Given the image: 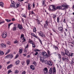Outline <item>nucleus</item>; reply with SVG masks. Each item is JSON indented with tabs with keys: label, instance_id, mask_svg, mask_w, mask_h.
Listing matches in <instances>:
<instances>
[{
	"label": "nucleus",
	"instance_id": "de8ad7c7",
	"mask_svg": "<svg viewBox=\"0 0 74 74\" xmlns=\"http://www.w3.org/2000/svg\"><path fill=\"white\" fill-rule=\"evenodd\" d=\"M54 48H55L56 49H58V47L57 46H54Z\"/></svg>",
	"mask_w": 74,
	"mask_h": 74
},
{
	"label": "nucleus",
	"instance_id": "7c9ffc66",
	"mask_svg": "<svg viewBox=\"0 0 74 74\" xmlns=\"http://www.w3.org/2000/svg\"><path fill=\"white\" fill-rule=\"evenodd\" d=\"M32 44V47H33V48H35V47H36V45H35V42H34V43H33Z\"/></svg>",
	"mask_w": 74,
	"mask_h": 74
},
{
	"label": "nucleus",
	"instance_id": "7ed1b4c3",
	"mask_svg": "<svg viewBox=\"0 0 74 74\" xmlns=\"http://www.w3.org/2000/svg\"><path fill=\"white\" fill-rule=\"evenodd\" d=\"M38 58H40V62H41L42 63H44V58H43L42 57H41L39 55H38Z\"/></svg>",
	"mask_w": 74,
	"mask_h": 74
},
{
	"label": "nucleus",
	"instance_id": "8fccbe9b",
	"mask_svg": "<svg viewBox=\"0 0 74 74\" xmlns=\"http://www.w3.org/2000/svg\"><path fill=\"white\" fill-rule=\"evenodd\" d=\"M28 47H29V45L27 44L26 47H25V49H26V48H28Z\"/></svg>",
	"mask_w": 74,
	"mask_h": 74
},
{
	"label": "nucleus",
	"instance_id": "9d476101",
	"mask_svg": "<svg viewBox=\"0 0 74 74\" xmlns=\"http://www.w3.org/2000/svg\"><path fill=\"white\" fill-rule=\"evenodd\" d=\"M62 6L63 7H65L64 8V9H67V8H68V5H66L64 4H63L62 5Z\"/></svg>",
	"mask_w": 74,
	"mask_h": 74
},
{
	"label": "nucleus",
	"instance_id": "a19ab883",
	"mask_svg": "<svg viewBox=\"0 0 74 74\" xmlns=\"http://www.w3.org/2000/svg\"><path fill=\"white\" fill-rule=\"evenodd\" d=\"M74 63V59H72L71 63L73 64Z\"/></svg>",
	"mask_w": 74,
	"mask_h": 74
},
{
	"label": "nucleus",
	"instance_id": "09e8293b",
	"mask_svg": "<svg viewBox=\"0 0 74 74\" xmlns=\"http://www.w3.org/2000/svg\"><path fill=\"white\" fill-rule=\"evenodd\" d=\"M44 27H47V26H48V25H47V24H45L44 25Z\"/></svg>",
	"mask_w": 74,
	"mask_h": 74
},
{
	"label": "nucleus",
	"instance_id": "f8f14e48",
	"mask_svg": "<svg viewBox=\"0 0 74 74\" xmlns=\"http://www.w3.org/2000/svg\"><path fill=\"white\" fill-rule=\"evenodd\" d=\"M47 64L48 65L52 66V62L50 61H48Z\"/></svg>",
	"mask_w": 74,
	"mask_h": 74
},
{
	"label": "nucleus",
	"instance_id": "0eeeda50",
	"mask_svg": "<svg viewBox=\"0 0 74 74\" xmlns=\"http://www.w3.org/2000/svg\"><path fill=\"white\" fill-rule=\"evenodd\" d=\"M65 54L68 56H70V53L67 50H65Z\"/></svg>",
	"mask_w": 74,
	"mask_h": 74
},
{
	"label": "nucleus",
	"instance_id": "412c9836",
	"mask_svg": "<svg viewBox=\"0 0 74 74\" xmlns=\"http://www.w3.org/2000/svg\"><path fill=\"white\" fill-rule=\"evenodd\" d=\"M4 52L2 51H0V55H4Z\"/></svg>",
	"mask_w": 74,
	"mask_h": 74
},
{
	"label": "nucleus",
	"instance_id": "c03bdc74",
	"mask_svg": "<svg viewBox=\"0 0 74 74\" xmlns=\"http://www.w3.org/2000/svg\"><path fill=\"white\" fill-rule=\"evenodd\" d=\"M22 40H23V42H25V41H26V39H25V38H23L22 39Z\"/></svg>",
	"mask_w": 74,
	"mask_h": 74
},
{
	"label": "nucleus",
	"instance_id": "6e6552de",
	"mask_svg": "<svg viewBox=\"0 0 74 74\" xmlns=\"http://www.w3.org/2000/svg\"><path fill=\"white\" fill-rule=\"evenodd\" d=\"M43 71H44L45 74H47L48 73V69L47 68H45L43 69Z\"/></svg>",
	"mask_w": 74,
	"mask_h": 74
},
{
	"label": "nucleus",
	"instance_id": "79ce46f5",
	"mask_svg": "<svg viewBox=\"0 0 74 74\" xmlns=\"http://www.w3.org/2000/svg\"><path fill=\"white\" fill-rule=\"evenodd\" d=\"M33 31L34 32H36V28L35 27L33 29Z\"/></svg>",
	"mask_w": 74,
	"mask_h": 74
},
{
	"label": "nucleus",
	"instance_id": "3c124183",
	"mask_svg": "<svg viewBox=\"0 0 74 74\" xmlns=\"http://www.w3.org/2000/svg\"><path fill=\"white\" fill-rule=\"evenodd\" d=\"M46 24H47V25H48V22L47 21V20L45 22Z\"/></svg>",
	"mask_w": 74,
	"mask_h": 74
},
{
	"label": "nucleus",
	"instance_id": "1a4fd4ad",
	"mask_svg": "<svg viewBox=\"0 0 74 74\" xmlns=\"http://www.w3.org/2000/svg\"><path fill=\"white\" fill-rule=\"evenodd\" d=\"M1 36L3 38H5V37H7V33H2Z\"/></svg>",
	"mask_w": 74,
	"mask_h": 74
},
{
	"label": "nucleus",
	"instance_id": "5701e85b",
	"mask_svg": "<svg viewBox=\"0 0 74 74\" xmlns=\"http://www.w3.org/2000/svg\"><path fill=\"white\" fill-rule=\"evenodd\" d=\"M12 67V64H11L10 65H9L7 67V69H10V68H11Z\"/></svg>",
	"mask_w": 74,
	"mask_h": 74
},
{
	"label": "nucleus",
	"instance_id": "2eb2a0df",
	"mask_svg": "<svg viewBox=\"0 0 74 74\" xmlns=\"http://www.w3.org/2000/svg\"><path fill=\"white\" fill-rule=\"evenodd\" d=\"M23 52V49H22L21 48H20L19 49V54H20V53L21 54L22 53V52Z\"/></svg>",
	"mask_w": 74,
	"mask_h": 74
},
{
	"label": "nucleus",
	"instance_id": "393cba45",
	"mask_svg": "<svg viewBox=\"0 0 74 74\" xmlns=\"http://www.w3.org/2000/svg\"><path fill=\"white\" fill-rule=\"evenodd\" d=\"M26 62H27V65H28V64H29V63H30V60H27Z\"/></svg>",
	"mask_w": 74,
	"mask_h": 74
},
{
	"label": "nucleus",
	"instance_id": "cd10ccee",
	"mask_svg": "<svg viewBox=\"0 0 74 74\" xmlns=\"http://www.w3.org/2000/svg\"><path fill=\"white\" fill-rule=\"evenodd\" d=\"M65 60L66 61H67V62H68V58L67 56L65 57Z\"/></svg>",
	"mask_w": 74,
	"mask_h": 74
},
{
	"label": "nucleus",
	"instance_id": "b1692460",
	"mask_svg": "<svg viewBox=\"0 0 74 74\" xmlns=\"http://www.w3.org/2000/svg\"><path fill=\"white\" fill-rule=\"evenodd\" d=\"M50 51H49L48 50L47 51V55L48 56V57L50 56Z\"/></svg>",
	"mask_w": 74,
	"mask_h": 74
},
{
	"label": "nucleus",
	"instance_id": "6ab92c4d",
	"mask_svg": "<svg viewBox=\"0 0 74 74\" xmlns=\"http://www.w3.org/2000/svg\"><path fill=\"white\" fill-rule=\"evenodd\" d=\"M58 29L59 31L62 32L63 30V28L62 27H60L58 28Z\"/></svg>",
	"mask_w": 74,
	"mask_h": 74
},
{
	"label": "nucleus",
	"instance_id": "37998d69",
	"mask_svg": "<svg viewBox=\"0 0 74 74\" xmlns=\"http://www.w3.org/2000/svg\"><path fill=\"white\" fill-rule=\"evenodd\" d=\"M48 61H47V60H45V63L46 64H48Z\"/></svg>",
	"mask_w": 74,
	"mask_h": 74
},
{
	"label": "nucleus",
	"instance_id": "a878e982",
	"mask_svg": "<svg viewBox=\"0 0 74 74\" xmlns=\"http://www.w3.org/2000/svg\"><path fill=\"white\" fill-rule=\"evenodd\" d=\"M19 6V4H17L16 5V6H15L14 7V8H17Z\"/></svg>",
	"mask_w": 74,
	"mask_h": 74
},
{
	"label": "nucleus",
	"instance_id": "f257e3e1",
	"mask_svg": "<svg viewBox=\"0 0 74 74\" xmlns=\"http://www.w3.org/2000/svg\"><path fill=\"white\" fill-rule=\"evenodd\" d=\"M56 6L54 5H52L50 6L49 8V11H55V10H60V9H61L62 8V6H58L56 8Z\"/></svg>",
	"mask_w": 74,
	"mask_h": 74
},
{
	"label": "nucleus",
	"instance_id": "58836bf2",
	"mask_svg": "<svg viewBox=\"0 0 74 74\" xmlns=\"http://www.w3.org/2000/svg\"><path fill=\"white\" fill-rule=\"evenodd\" d=\"M24 38V35L23 34H22L21 35L20 38L21 39L22 38Z\"/></svg>",
	"mask_w": 74,
	"mask_h": 74
},
{
	"label": "nucleus",
	"instance_id": "aec40b11",
	"mask_svg": "<svg viewBox=\"0 0 74 74\" xmlns=\"http://www.w3.org/2000/svg\"><path fill=\"white\" fill-rule=\"evenodd\" d=\"M0 6L3 8L4 7V3L3 2H0Z\"/></svg>",
	"mask_w": 74,
	"mask_h": 74
},
{
	"label": "nucleus",
	"instance_id": "39448f33",
	"mask_svg": "<svg viewBox=\"0 0 74 74\" xmlns=\"http://www.w3.org/2000/svg\"><path fill=\"white\" fill-rule=\"evenodd\" d=\"M5 58H10L11 59H12V58H13V55L12 54H10L9 55H7L6 57Z\"/></svg>",
	"mask_w": 74,
	"mask_h": 74
},
{
	"label": "nucleus",
	"instance_id": "680f3d73",
	"mask_svg": "<svg viewBox=\"0 0 74 74\" xmlns=\"http://www.w3.org/2000/svg\"><path fill=\"white\" fill-rule=\"evenodd\" d=\"M4 23V21H2L0 22V25H1V24L2 23Z\"/></svg>",
	"mask_w": 74,
	"mask_h": 74
},
{
	"label": "nucleus",
	"instance_id": "0e129e2a",
	"mask_svg": "<svg viewBox=\"0 0 74 74\" xmlns=\"http://www.w3.org/2000/svg\"><path fill=\"white\" fill-rule=\"evenodd\" d=\"M12 21H15V19L14 18H13L12 19Z\"/></svg>",
	"mask_w": 74,
	"mask_h": 74
},
{
	"label": "nucleus",
	"instance_id": "2f4dec72",
	"mask_svg": "<svg viewBox=\"0 0 74 74\" xmlns=\"http://www.w3.org/2000/svg\"><path fill=\"white\" fill-rule=\"evenodd\" d=\"M10 52V49H8L7 50V51L5 53V55L9 53V52Z\"/></svg>",
	"mask_w": 74,
	"mask_h": 74
},
{
	"label": "nucleus",
	"instance_id": "bf43d9fd",
	"mask_svg": "<svg viewBox=\"0 0 74 74\" xmlns=\"http://www.w3.org/2000/svg\"><path fill=\"white\" fill-rule=\"evenodd\" d=\"M39 40L40 42V43H41V44H42V42L41 41V40H40V39H39Z\"/></svg>",
	"mask_w": 74,
	"mask_h": 74
},
{
	"label": "nucleus",
	"instance_id": "c9c22d12",
	"mask_svg": "<svg viewBox=\"0 0 74 74\" xmlns=\"http://www.w3.org/2000/svg\"><path fill=\"white\" fill-rule=\"evenodd\" d=\"M12 72L11 71V70H10L8 71V74H10V73H12Z\"/></svg>",
	"mask_w": 74,
	"mask_h": 74
},
{
	"label": "nucleus",
	"instance_id": "bb28decb",
	"mask_svg": "<svg viewBox=\"0 0 74 74\" xmlns=\"http://www.w3.org/2000/svg\"><path fill=\"white\" fill-rule=\"evenodd\" d=\"M16 27H13V31H16Z\"/></svg>",
	"mask_w": 74,
	"mask_h": 74
},
{
	"label": "nucleus",
	"instance_id": "9b49d317",
	"mask_svg": "<svg viewBox=\"0 0 74 74\" xmlns=\"http://www.w3.org/2000/svg\"><path fill=\"white\" fill-rule=\"evenodd\" d=\"M31 34L32 36H33V37H34L35 38H38V36H36V35L34 34V33H31Z\"/></svg>",
	"mask_w": 74,
	"mask_h": 74
},
{
	"label": "nucleus",
	"instance_id": "a18cd8bd",
	"mask_svg": "<svg viewBox=\"0 0 74 74\" xmlns=\"http://www.w3.org/2000/svg\"><path fill=\"white\" fill-rule=\"evenodd\" d=\"M59 17H58L57 18V22H58V23H59Z\"/></svg>",
	"mask_w": 74,
	"mask_h": 74
},
{
	"label": "nucleus",
	"instance_id": "f704fd0d",
	"mask_svg": "<svg viewBox=\"0 0 74 74\" xmlns=\"http://www.w3.org/2000/svg\"><path fill=\"white\" fill-rule=\"evenodd\" d=\"M53 73H55V72H56V69H55V68H53Z\"/></svg>",
	"mask_w": 74,
	"mask_h": 74
},
{
	"label": "nucleus",
	"instance_id": "49530a36",
	"mask_svg": "<svg viewBox=\"0 0 74 74\" xmlns=\"http://www.w3.org/2000/svg\"><path fill=\"white\" fill-rule=\"evenodd\" d=\"M33 64H34V65H35V66H36L37 65V63H36V62H34Z\"/></svg>",
	"mask_w": 74,
	"mask_h": 74
},
{
	"label": "nucleus",
	"instance_id": "dca6fc26",
	"mask_svg": "<svg viewBox=\"0 0 74 74\" xmlns=\"http://www.w3.org/2000/svg\"><path fill=\"white\" fill-rule=\"evenodd\" d=\"M15 2H14V3H12L10 5V7H13V8H14V7H15Z\"/></svg>",
	"mask_w": 74,
	"mask_h": 74
},
{
	"label": "nucleus",
	"instance_id": "c85d7f7f",
	"mask_svg": "<svg viewBox=\"0 0 74 74\" xmlns=\"http://www.w3.org/2000/svg\"><path fill=\"white\" fill-rule=\"evenodd\" d=\"M18 73H19V71H18V70H15L14 71V73L15 74H18Z\"/></svg>",
	"mask_w": 74,
	"mask_h": 74
},
{
	"label": "nucleus",
	"instance_id": "6e6d98bb",
	"mask_svg": "<svg viewBox=\"0 0 74 74\" xmlns=\"http://www.w3.org/2000/svg\"><path fill=\"white\" fill-rule=\"evenodd\" d=\"M54 54L55 55H56V56H58V53H54Z\"/></svg>",
	"mask_w": 74,
	"mask_h": 74
},
{
	"label": "nucleus",
	"instance_id": "603ef678",
	"mask_svg": "<svg viewBox=\"0 0 74 74\" xmlns=\"http://www.w3.org/2000/svg\"><path fill=\"white\" fill-rule=\"evenodd\" d=\"M26 74V71H23L22 72V74Z\"/></svg>",
	"mask_w": 74,
	"mask_h": 74
},
{
	"label": "nucleus",
	"instance_id": "ddd939ff",
	"mask_svg": "<svg viewBox=\"0 0 74 74\" xmlns=\"http://www.w3.org/2000/svg\"><path fill=\"white\" fill-rule=\"evenodd\" d=\"M52 73V68H51L49 70V74H51Z\"/></svg>",
	"mask_w": 74,
	"mask_h": 74
},
{
	"label": "nucleus",
	"instance_id": "4be33fe9",
	"mask_svg": "<svg viewBox=\"0 0 74 74\" xmlns=\"http://www.w3.org/2000/svg\"><path fill=\"white\" fill-rule=\"evenodd\" d=\"M30 67L31 69L32 70H34V66L33 65H31L30 66Z\"/></svg>",
	"mask_w": 74,
	"mask_h": 74
},
{
	"label": "nucleus",
	"instance_id": "e2e57ef3",
	"mask_svg": "<svg viewBox=\"0 0 74 74\" xmlns=\"http://www.w3.org/2000/svg\"><path fill=\"white\" fill-rule=\"evenodd\" d=\"M23 56H26V55H27V54L26 53H25L23 54Z\"/></svg>",
	"mask_w": 74,
	"mask_h": 74
},
{
	"label": "nucleus",
	"instance_id": "f3484780",
	"mask_svg": "<svg viewBox=\"0 0 74 74\" xmlns=\"http://www.w3.org/2000/svg\"><path fill=\"white\" fill-rule=\"evenodd\" d=\"M20 63V61L19 60H17L16 62H15V64H16V65H18V64H19Z\"/></svg>",
	"mask_w": 74,
	"mask_h": 74
},
{
	"label": "nucleus",
	"instance_id": "473e14b6",
	"mask_svg": "<svg viewBox=\"0 0 74 74\" xmlns=\"http://www.w3.org/2000/svg\"><path fill=\"white\" fill-rule=\"evenodd\" d=\"M61 55H62V56H65V53H64V52L63 51H61Z\"/></svg>",
	"mask_w": 74,
	"mask_h": 74
},
{
	"label": "nucleus",
	"instance_id": "052dcab7",
	"mask_svg": "<svg viewBox=\"0 0 74 74\" xmlns=\"http://www.w3.org/2000/svg\"><path fill=\"white\" fill-rule=\"evenodd\" d=\"M34 51H40V50L38 49H35Z\"/></svg>",
	"mask_w": 74,
	"mask_h": 74
},
{
	"label": "nucleus",
	"instance_id": "69168bd1",
	"mask_svg": "<svg viewBox=\"0 0 74 74\" xmlns=\"http://www.w3.org/2000/svg\"><path fill=\"white\" fill-rule=\"evenodd\" d=\"M62 59L63 61H64L65 60L64 58L62 57Z\"/></svg>",
	"mask_w": 74,
	"mask_h": 74
},
{
	"label": "nucleus",
	"instance_id": "72a5a7b5",
	"mask_svg": "<svg viewBox=\"0 0 74 74\" xmlns=\"http://www.w3.org/2000/svg\"><path fill=\"white\" fill-rule=\"evenodd\" d=\"M12 24H13V23H10L8 24V28H10V26Z\"/></svg>",
	"mask_w": 74,
	"mask_h": 74
},
{
	"label": "nucleus",
	"instance_id": "ea45409f",
	"mask_svg": "<svg viewBox=\"0 0 74 74\" xmlns=\"http://www.w3.org/2000/svg\"><path fill=\"white\" fill-rule=\"evenodd\" d=\"M45 4V0H44L43 1L42 5H44Z\"/></svg>",
	"mask_w": 74,
	"mask_h": 74
},
{
	"label": "nucleus",
	"instance_id": "423d86ee",
	"mask_svg": "<svg viewBox=\"0 0 74 74\" xmlns=\"http://www.w3.org/2000/svg\"><path fill=\"white\" fill-rule=\"evenodd\" d=\"M17 27L18 28L19 30H23V26H22L20 24H18Z\"/></svg>",
	"mask_w": 74,
	"mask_h": 74
},
{
	"label": "nucleus",
	"instance_id": "864d4df0",
	"mask_svg": "<svg viewBox=\"0 0 74 74\" xmlns=\"http://www.w3.org/2000/svg\"><path fill=\"white\" fill-rule=\"evenodd\" d=\"M27 50H26V49H24V52L25 53H26V52H27Z\"/></svg>",
	"mask_w": 74,
	"mask_h": 74
},
{
	"label": "nucleus",
	"instance_id": "a211bd4d",
	"mask_svg": "<svg viewBox=\"0 0 74 74\" xmlns=\"http://www.w3.org/2000/svg\"><path fill=\"white\" fill-rule=\"evenodd\" d=\"M1 45L2 48H5L6 47V45L5 44H2Z\"/></svg>",
	"mask_w": 74,
	"mask_h": 74
},
{
	"label": "nucleus",
	"instance_id": "5fc2aeb1",
	"mask_svg": "<svg viewBox=\"0 0 74 74\" xmlns=\"http://www.w3.org/2000/svg\"><path fill=\"white\" fill-rule=\"evenodd\" d=\"M56 15H53V18H56Z\"/></svg>",
	"mask_w": 74,
	"mask_h": 74
},
{
	"label": "nucleus",
	"instance_id": "13d9d810",
	"mask_svg": "<svg viewBox=\"0 0 74 74\" xmlns=\"http://www.w3.org/2000/svg\"><path fill=\"white\" fill-rule=\"evenodd\" d=\"M19 56V55L17 54L16 56V57H15V59H16Z\"/></svg>",
	"mask_w": 74,
	"mask_h": 74
},
{
	"label": "nucleus",
	"instance_id": "4c0bfd02",
	"mask_svg": "<svg viewBox=\"0 0 74 74\" xmlns=\"http://www.w3.org/2000/svg\"><path fill=\"white\" fill-rule=\"evenodd\" d=\"M18 41H17V40H15L14 42V44H16V43H18Z\"/></svg>",
	"mask_w": 74,
	"mask_h": 74
},
{
	"label": "nucleus",
	"instance_id": "338daca9",
	"mask_svg": "<svg viewBox=\"0 0 74 74\" xmlns=\"http://www.w3.org/2000/svg\"><path fill=\"white\" fill-rule=\"evenodd\" d=\"M38 54V52H36V53L34 54L35 55H37Z\"/></svg>",
	"mask_w": 74,
	"mask_h": 74
},
{
	"label": "nucleus",
	"instance_id": "4d7b16f0",
	"mask_svg": "<svg viewBox=\"0 0 74 74\" xmlns=\"http://www.w3.org/2000/svg\"><path fill=\"white\" fill-rule=\"evenodd\" d=\"M66 19L64 18L63 21V22H64V23H66Z\"/></svg>",
	"mask_w": 74,
	"mask_h": 74
},
{
	"label": "nucleus",
	"instance_id": "e433bc0d",
	"mask_svg": "<svg viewBox=\"0 0 74 74\" xmlns=\"http://www.w3.org/2000/svg\"><path fill=\"white\" fill-rule=\"evenodd\" d=\"M37 24H38V25H40L41 24V23H40V21L38 20V21H37Z\"/></svg>",
	"mask_w": 74,
	"mask_h": 74
},
{
	"label": "nucleus",
	"instance_id": "774afa93",
	"mask_svg": "<svg viewBox=\"0 0 74 74\" xmlns=\"http://www.w3.org/2000/svg\"><path fill=\"white\" fill-rule=\"evenodd\" d=\"M58 56L60 58H61V55L60 54H59L58 55Z\"/></svg>",
	"mask_w": 74,
	"mask_h": 74
},
{
	"label": "nucleus",
	"instance_id": "c756f323",
	"mask_svg": "<svg viewBox=\"0 0 74 74\" xmlns=\"http://www.w3.org/2000/svg\"><path fill=\"white\" fill-rule=\"evenodd\" d=\"M5 21H7V22H10L11 21V20L8 19H5Z\"/></svg>",
	"mask_w": 74,
	"mask_h": 74
},
{
	"label": "nucleus",
	"instance_id": "4468645a",
	"mask_svg": "<svg viewBox=\"0 0 74 74\" xmlns=\"http://www.w3.org/2000/svg\"><path fill=\"white\" fill-rule=\"evenodd\" d=\"M29 42L30 43V44H33L34 42L33 41V40L30 39H29Z\"/></svg>",
	"mask_w": 74,
	"mask_h": 74
},
{
	"label": "nucleus",
	"instance_id": "20e7f679",
	"mask_svg": "<svg viewBox=\"0 0 74 74\" xmlns=\"http://www.w3.org/2000/svg\"><path fill=\"white\" fill-rule=\"evenodd\" d=\"M42 55L45 56L46 58H48V56H47V53L45 52H42Z\"/></svg>",
	"mask_w": 74,
	"mask_h": 74
},
{
	"label": "nucleus",
	"instance_id": "f03ea898",
	"mask_svg": "<svg viewBox=\"0 0 74 74\" xmlns=\"http://www.w3.org/2000/svg\"><path fill=\"white\" fill-rule=\"evenodd\" d=\"M39 36H40L42 37H43V38L45 37V34L42 33L41 31H40V33H39Z\"/></svg>",
	"mask_w": 74,
	"mask_h": 74
}]
</instances>
